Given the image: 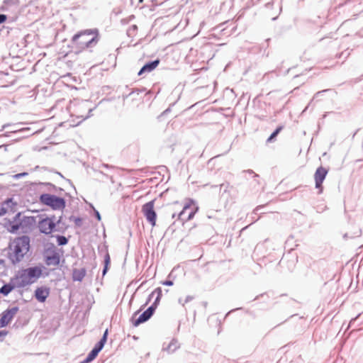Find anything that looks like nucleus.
<instances>
[{"instance_id":"1","label":"nucleus","mask_w":363,"mask_h":363,"mask_svg":"<svg viewBox=\"0 0 363 363\" xmlns=\"http://www.w3.org/2000/svg\"><path fill=\"white\" fill-rule=\"evenodd\" d=\"M99 32L96 28L79 31L71 39L72 50L79 54L96 45L99 41Z\"/></svg>"},{"instance_id":"2","label":"nucleus","mask_w":363,"mask_h":363,"mask_svg":"<svg viewBox=\"0 0 363 363\" xmlns=\"http://www.w3.org/2000/svg\"><path fill=\"white\" fill-rule=\"evenodd\" d=\"M30 238L23 235L14 238L9 245L8 258L13 264L21 262L30 250Z\"/></svg>"},{"instance_id":"3","label":"nucleus","mask_w":363,"mask_h":363,"mask_svg":"<svg viewBox=\"0 0 363 363\" xmlns=\"http://www.w3.org/2000/svg\"><path fill=\"white\" fill-rule=\"evenodd\" d=\"M42 274V267H31L19 271L13 280L18 287H25L36 282Z\"/></svg>"},{"instance_id":"4","label":"nucleus","mask_w":363,"mask_h":363,"mask_svg":"<svg viewBox=\"0 0 363 363\" xmlns=\"http://www.w3.org/2000/svg\"><path fill=\"white\" fill-rule=\"evenodd\" d=\"M198 210L199 207L196 202L191 199H187L182 206V211L177 214V218L184 225L185 222L194 218Z\"/></svg>"},{"instance_id":"5","label":"nucleus","mask_w":363,"mask_h":363,"mask_svg":"<svg viewBox=\"0 0 363 363\" xmlns=\"http://www.w3.org/2000/svg\"><path fill=\"white\" fill-rule=\"evenodd\" d=\"M40 201L47 206L52 207L53 209H62L65 206V200L55 195L44 194L40 197Z\"/></svg>"},{"instance_id":"6","label":"nucleus","mask_w":363,"mask_h":363,"mask_svg":"<svg viewBox=\"0 0 363 363\" xmlns=\"http://www.w3.org/2000/svg\"><path fill=\"white\" fill-rule=\"evenodd\" d=\"M154 200L149 201L144 204L142 207V211L145 217L146 218L147 220L150 223L152 228L156 225L157 219V214L154 210Z\"/></svg>"},{"instance_id":"7","label":"nucleus","mask_w":363,"mask_h":363,"mask_svg":"<svg viewBox=\"0 0 363 363\" xmlns=\"http://www.w3.org/2000/svg\"><path fill=\"white\" fill-rule=\"evenodd\" d=\"M18 311L19 308L17 306L4 311L2 313L0 318V328H4L8 325L18 312Z\"/></svg>"},{"instance_id":"8","label":"nucleus","mask_w":363,"mask_h":363,"mask_svg":"<svg viewBox=\"0 0 363 363\" xmlns=\"http://www.w3.org/2000/svg\"><path fill=\"white\" fill-rule=\"evenodd\" d=\"M154 311L155 308L153 306H150L142 314H140L138 318H136L138 313H135L132 320L133 325L136 327L138 326L140 324L147 321L152 315Z\"/></svg>"},{"instance_id":"9","label":"nucleus","mask_w":363,"mask_h":363,"mask_svg":"<svg viewBox=\"0 0 363 363\" xmlns=\"http://www.w3.org/2000/svg\"><path fill=\"white\" fill-rule=\"evenodd\" d=\"M327 174L328 170L323 167H318L315 172L314 179L315 182V187L320 189V192H322V184L325 179Z\"/></svg>"},{"instance_id":"10","label":"nucleus","mask_w":363,"mask_h":363,"mask_svg":"<svg viewBox=\"0 0 363 363\" xmlns=\"http://www.w3.org/2000/svg\"><path fill=\"white\" fill-rule=\"evenodd\" d=\"M55 227V222L50 218H44L38 223V228L40 232L45 234L51 233Z\"/></svg>"},{"instance_id":"11","label":"nucleus","mask_w":363,"mask_h":363,"mask_svg":"<svg viewBox=\"0 0 363 363\" xmlns=\"http://www.w3.org/2000/svg\"><path fill=\"white\" fill-rule=\"evenodd\" d=\"M50 295V289L47 286L38 287L35 291V298L40 303H44Z\"/></svg>"},{"instance_id":"12","label":"nucleus","mask_w":363,"mask_h":363,"mask_svg":"<svg viewBox=\"0 0 363 363\" xmlns=\"http://www.w3.org/2000/svg\"><path fill=\"white\" fill-rule=\"evenodd\" d=\"M21 216V213H18L16 215L15 218H14V220L13 221H9L7 224H6V228H7V230L11 233H15L17 232V230H18L21 226H22V223H18V220H19V218Z\"/></svg>"},{"instance_id":"13","label":"nucleus","mask_w":363,"mask_h":363,"mask_svg":"<svg viewBox=\"0 0 363 363\" xmlns=\"http://www.w3.org/2000/svg\"><path fill=\"white\" fill-rule=\"evenodd\" d=\"M48 266L57 267L60 264V255L56 252H52L47 255L45 259Z\"/></svg>"},{"instance_id":"14","label":"nucleus","mask_w":363,"mask_h":363,"mask_svg":"<svg viewBox=\"0 0 363 363\" xmlns=\"http://www.w3.org/2000/svg\"><path fill=\"white\" fill-rule=\"evenodd\" d=\"M160 64V60L145 65L138 72V75H142L145 72H150L154 70Z\"/></svg>"},{"instance_id":"15","label":"nucleus","mask_w":363,"mask_h":363,"mask_svg":"<svg viewBox=\"0 0 363 363\" xmlns=\"http://www.w3.org/2000/svg\"><path fill=\"white\" fill-rule=\"evenodd\" d=\"M107 335H108V330H106L104 335H103V337L101 338V340L97 343V345L94 347V348L96 350H97V351L99 352L101 351V350L104 347L106 342V339H107Z\"/></svg>"},{"instance_id":"16","label":"nucleus","mask_w":363,"mask_h":363,"mask_svg":"<svg viewBox=\"0 0 363 363\" xmlns=\"http://www.w3.org/2000/svg\"><path fill=\"white\" fill-rule=\"evenodd\" d=\"M14 289L13 286L11 284H5L0 289V293L4 295H8L13 289Z\"/></svg>"},{"instance_id":"17","label":"nucleus","mask_w":363,"mask_h":363,"mask_svg":"<svg viewBox=\"0 0 363 363\" xmlns=\"http://www.w3.org/2000/svg\"><path fill=\"white\" fill-rule=\"evenodd\" d=\"M99 354V352L97 351V350H96L95 348H94L90 352L89 354H88V356L86 357V359H85V362L88 363V362H90L91 361H92L93 359H94L96 356L98 355Z\"/></svg>"},{"instance_id":"18","label":"nucleus","mask_w":363,"mask_h":363,"mask_svg":"<svg viewBox=\"0 0 363 363\" xmlns=\"http://www.w3.org/2000/svg\"><path fill=\"white\" fill-rule=\"evenodd\" d=\"M282 126H279L277 128V129L271 134V135L268 138L267 140V143H271L274 138H275L277 135L281 132L282 130Z\"/></svg>"},{"instance_id":"19","label":"nucleus","mask_w":363,"mask_h":363,"mask_svg":"<svg viewBox=\"0 0 363 363\" xmlns=\"http://www.w3.org/2000/svg\"><path fill=\"white\" fill-rule=\"evenodd\" d=\"M70 220L72 221L74 225L77 227H79L82 225V219L79 217L72 216L70 217Z\"/></svg>"},{"instance_id":"20","label":"nucleus","mask_w":363,"mask_h":363,"mask_svg":"<svg viewBox=\"0 0 363 363\" xmlns=\"http://www.w3.org/2000/svg\"><path fill=\"white\" fill-rule=\"evenodd\" d=\"M57 243L59 245H66L68 242L67 239L62 235H58L57 237Z\"/></svg>"},{"instance_id":"21","label":"nucleus","mask_w":363,"mask_h":363,"mask_svg":"<svg viewBox=\"0 0 363 363\" xmlns=\"http://www.w3.org/2000/svg\"><path fill=\"white\" fill-rule=\"evenodd\" d=\"M85 275V270H82L79 272V274L77 275V272L74 273V279L77 280H81Z\"/></svg>"},{"instance_id":"22","label":"nucleus","mask_w":363,"mask_h":363,"mask_svg":"<svg viewBox=\"0 0 363 363\" xmlns=\"http://www.w3.org/2000/svg\"><path fill=\"white\" fill-rule=\"evenodd\" d=\"M105 266H108L110 264V262H111V259H110V256L108 254H107L106 256H105Z\"/></svg>"},{"instance_id":"23","label":"nucleus","mask_w":363,"mask_h":363,"mask_svg":"<svg viewBox=\"0 0 363 363\" xmlns=\"http://www.w3.org/2000/svg\"><path fill=\"white\" fill-rule=\"evenodd\" d=\"M7 19V16L4 14H0V24L4 23Z\"/></svg>"},{"instance_id":"24","label":"nucleus","mask_w":363,"mask_h":363,"mask_svg":"<svg viewBox=\"0 0 363 363\" xmlns=\"http://www.w3.org/2000/svg\"><path fill=\"white\" fill-rule=\"evenodd\" d=\"M23 221H26L28 223H31L34 221V219L33 217H25Z\"/></svg>"},{"instance_id":"25","label":"nucleus","mask_w":363,"mask_h":363,"mask_svg":"<svg viewBox=\"0 0 363 363\" xmlns=\"http://www.w3.org/2000/svg\"><path fill=\"white\" fill-rule=\"evenodd\" d=\"M6 213V209L4 207L0 208V216H3Z\"/></svg>"},{"instance_id":"26","label":"nucleus","mask_w":363,"mask_h":363,"mask_svg":"<svg viewBox=\"0 0 363 363\" xmlns=\"http://www.w3.org/2000/svg\"><path fill=\"white\" fill-rule=\"evenodd\" d=\"M164 285H167V286H172L173 284V282L172 281H165L162 283Z\"/></svg>"},{"instance_id":"27","label":"nucleus","mask_w":363,"mask_h":363,"mask_svg":"<svg viewBox=\"0 0 363 363\" xmlns=\"http://www.w3.org/2000/svg\"><path fill=\"white\" fill-rule=\"evenodd\" d=\"M155 291H157L158 293V295L160 296L161 295V293H162V290L160 288H157L155 289Z\"/></svg>"},{"instance_id":"28","label":"nucleus","mask_w":363,"mask_h":363,"mask_svg":"<svg viewBox=\"0 0 363 363\" xmlns=\"http://www.w3.org/2000/svg\"><path fill=\"white\" fill-rule=\"evenodd\" d=\"M7 335L6 331H0V336H5Z\"/></svg>"},{"instance_id":"29","label":"nucleus","mask_w":363,"mask_h":363,"mask_svg":"<svg viewBox=\"0 0 363 363\" xmlns=\"http://www.w3.org/2000/svg\"><path fill=\"white\" fill-rule=\"evenodd\" d=\"M108 266H105V267H104V270H103V274H104V275L106 273V272H107V270H108Z\"/></svg>"},{"instance_id":"30","label":"nucleus","mask_w":363,"mask_h":363,"mask_svg":"<svg viewBox=\"0 0 363 363\" xmlns=\"http://www.w3.org/2000/svg\"><path fill=\"white\" fill-rule=\"evenodd\" d=\"M96 217H97L98 220H101V216H100L99 213V212H96Z\"/></svg>"},{"instance_id":"31","label":"nucleus","mask_w":363,"mask_h":363,"mask_svg":"<svg viewBox=\"0 0 363 363\" xmlns=\"http://www.w3.org/2000/svg\"><path fill=\"white\" fill-rule=\"evenodd\" d=\"M177 216V213H172V218H174Z\"/></svg>"},{"instance_id":"32","label":"nucleus","mask_w":363,"mask_h":363,"mask_svg":"<svg viewBox=\"0 0 363 363\" xmlns=\"http://www.w3.org/2000/svg\"><path fill=\"white\" fill-rule=\"evenodd\" d=\"M139 1H140V2H143V0H140Z\"/></svg>"}]
</instances>
